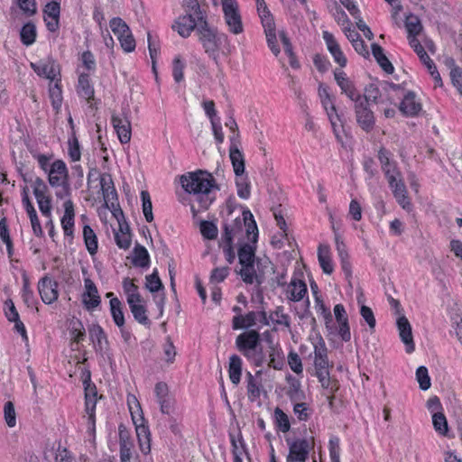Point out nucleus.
<instances>
[{
    "label": "nucleus",
    "instance_id": "57",
    "mask_svg": "<svg viewBox=\"0 0 462 462\" xmlns=\"http://www.w3.org/2000/svg\"><path fill=\"white\" fill-rule=\"evenodd\" d=\"M328 448L331 462H340L339 439L336 436L331 437L328 442Z\"/></svg>",
    "mask_w": 462,
    "mask_h": 462
},
{
    "label": "nucleus",
    "instance_id": "55",
    "mask_svg": "<svg viewBox=\"0 0 462 462\" xmlns=\"http://www.w3.org/2000/svg\"><path fill=\"white\" fill-rule=\"evenodd\" d=\"M131 312L133 313V316L136 321H138L142 325H149L150 319H148L146 315V309L143 304L137 305V306H132L130 308Z\"/></svg>",
    "mask_w": 462,
    "mask_h": 462
},
{
    "label": "nucleus",
    "instance_id": "18",
    "mask_svg": "<svg viewBox=\"0 0 462 462\" xmlns=\"http://www.w3.org/2000/svg\"><path fill=\"white\" fill-rule=\"evenodd\" d=\"M400 111L407 116H414L421 110V105L416 101V95L412 91H408L399 106Z\"/></svg>",
    "mask_w": 462,
    "mask_h": 462
},
{
    "label": "nucleus",
    "instance_id": "6",
    "mask_svg": "<svg viewBox=\"0 0 462 462\" xmlns=\"http://www.w3.org/2000/svg\"><path fill=\"white\" fill-rule=\"evenodd\" d=\"M221 5L228 31L234 34L242 33L244 25L236 0H221Z\"/></svg>",
    "mask_w": 462,
    "mask_h": 462
},
{
    "label": "nucleus",
    "instance_id": "45",
    "mask_svg": "<svg viewBox=\"0 0 462 462\" xmlns=\"http://www.w3.org/2000/svg\"><path fill=\"white\" fill-rule=\"evenodd\" d=\"M112 32L119 38L121 35L124 36L126 32H130L129 26L120 17H114L109 22Z\"/></svg>",
    "mask_w": 462,
    "mask_h": 462
},
{
    "label": "nucleus",
    "instance_id": "43",
    "mask_svg": "<svg viewBox=\"0 0 462 462\" xmlns=\"http://www.w3.org/2000/svg\"><path fill=\"white\" fill-rule=\"evenodd\" d=\"M141 199L143 202V213L144 215L145 220L151 223L153 220V214L152 204L149 192L147 190H142Z\"/></svg>",
    "mask_w": 462,
    "mask_h": 462
},
{
    "label": "nucleus",
    "instance_id": "24",
    "mask_svg": "<svg viewBox=\"0 0 462 462\" xmlns=\"http://www.w3.org/2000/svg\"><path fill=\"white\" fill-rule=\"evenodd\" d=\"M306 293V283L300 280H292L287 287V297L290 300L300 301Z\"/></svg>",
    "mask_w": 462,
    "mask_h": 462
},
{
    "label": "nucleus",
    "instance_id": "56",
    "mask_svg": "<svg viewBox=\"0 0 462 462\" xmlns=\"http://www.w3.org/2000/svg\"><path fill=\"white\" fill-rule=\"evenodd\" d=\"M70 334L74 342L79 343L81 342L86 335L84 326L80 320H75L71 322V331Z\"/></svg>",
    "mask_w": 462,
    "mask_h": 462
},
{
    "label": "nucleus",
    "instance_id": "47",
    "mask_svg": "<svg viewBox=\"0 0 462 462\" xmlns=\"http://www.w3.org/2000/svg\"><path fill=\"white\" fill-rule=\"evenodd\" d=\"M381 97V92L378 87L374 84H369L365 88L364 95L362 96V100H365L366 104L370 105V103L376 104L378 102V98Z\"/></svg>",
    "mask_w": 462,
    "mask_h": 462
},
{
    "label": "nucleus",
    "instance_id": "12",
    "mask_svg": "<svg viewBox=\"0 0 462 462\" xmlns=\"http://www.w3.org/2000/svg\"><path fill=\"white\" fill-rule=\"evenodd\" d=\"M131 414L132 420L135 425L140 449L143 454H148L151 451V433L149 428L144 424V418L143 415L136 418L132 411Z\"/></svg>",
    "mask_w": 462,
    "mask_h": 462
},
{
    "label": "nucleus",
    "instance_id": "26",
    "mask_svg": "<svg viewBox=\"0 0 462 462\" xmlns=\"http://www.w3.org/2000/svg\"><path fill=\"white\" fill-rule=\"evenodd\" d=\"M372 53L380 67L388 74H392L394 68L383 52V49L377 43L371 45Z\"/></svg>",
    "mask_w": 462,
    "mask_h": 462
},
{
    "label": "nucleus",
    "instance_id": "16",
    "mask_svg": "<svg viewBox=\"0 0 462 462\" xmlns=\"http://www.w3.org/2000/svg\"><path fill=\"white\" fill-rule=\"evenodd\" d=\"M401 340L405 345L406 352L411 353L415 349L413 341L411 326L408 319L405 316H400L396 322Z\"/></svg>",
    "mask_w": 462,
    "mask_h": 462
},
{
    "label": "nucleus",
    "instance_id": "30",
    "mask_svg": "<svg viewBox=\"0 0 462 462\" xmlns=\"http://www.w3.org/2000/svg\"><path fill=\"white\" fill-rule=\"evenodd\" d=\"M83 238L88 252L91 255L96 254L98 248L97 237L94 230L88 225L83 226Z\"/></svg>",
    "mask_w": 462,
    "mask_h": 462
},
{
    "label": "nucleus",
    "instance_id": "1",
    "mask_svg": "<svg viewBox=\"0 0 462 462\" xmlns=\"http://www.w3.org/2000/svg\"><path fill=\"white\" fill-rule=\"evenodd\" d=\"M180 182L184 190L192 194L202 209H208L215 200L213 189H218L211 173L198 170L180 177Z\"/></svg>",
    "mask_w": 462,
    "mask_h": 462
},
{
    "label": "nucleus",
    "instance_id": "52",
    "mask_svg": "<svg viewBox=\"0 0 462 462\" xmlns=\"http://www.w3.org/2000/svg\"><path fill=\"white\" fill-rule=\"evenodd\" d=\"M405 27L408 32L409 40L410 37H416V35H418L422 29L421 23L416 16H411L407 18Z\"/></svg>",
    "mask_w": 462,
    "mask_h": 462
},
{
    "label": "nucleus",
    "instance_id": "64",
    "mask_svg": "<svg viewBox=\"0 0 462 462\" xmlns=\"http://www.w3.org/2000/svg\"><path fill=\"white\" fill-rule=\"evenodd\" d=\"M360 314L364 320L367 323L369 328L374 330L375 328L376 320L372 309L365 305H362L360 309Z\"/></svg>",
    "mask_w": 462,
    "mask_h": 462
},
{
    "label": "nucleus",
    "instance_id": "25",
    "mask_svg": "<svg viewBox=\"0 0 462 462\" xmlns=\"http://www.w3.org/2000/svg\"><path fill=\"white\" fill-rule=\"evenodd\" d=\"M264 21L265 23L263 24V26L264 28L268 46L272 52L277 56L280 53V48L277 44L274 21L270 22V19H265Z\"/></svg>",
    "mask_w": 462,
    "mask_h": 462
},
{
    "label": "nucleus",
    "instance_id": "4",
    "mask_svg": "<svg viewBox=\"0 0 462 462\" xmlns=\"http://www.w3.org/2000/svg\"><path fill=\"white\" fill-rule=\"evenodd\" d=\"M237 349L255 366H262L266 359L261 346L260 334L256 330H249L236 337Z\"/></svg>",
    "mask_w": 462,
    "mask_h": 462
},
{
    "label": "nucleus",
    "instance_id": "48",
    "mask_svg": "<svg viewBox=\"0 0 462 462\" xmlns=\"http://www.w3.org/2000/svg\"><path fill=\"white\" fill-rule=\"evenodd\" d=\"M25 16L31 17L37 13V5L35 0H14Z\"/></svg>",
    "mask_w": 462,
    "mask_h": 462
},
{
    "label": "nucleus",
    "instance_id": "29",
    "mask_svg": "<svg viewBox=\"0 0 462 462\" xmlns=\"http://www.w3.org/2000/svg\"><path fill=\"white\" fill-rule=\"evenodd\" d=\"M78 93L81 97L85 98L88 102L94 98V88L89 82V77L88 74L79 75Z\"/></svg>",
    "mask_w": 462,
    "mask_h": 462
},
{
    "label": "nucleus",
    "instance_id": "58",
    "mask_svg": "<svg viewBox=\"0 0 462 462\" xmlns=\"http://www.w3.org/2000/svg\"><path fill=\"white\" fill-rule=\"evenodd\" d=\"M5 420L6 424L13 428L16 424V416L14 403L12 402H7L5 403L4 407Z\"/></svg>",
    "mask_w": 462,
    "mask_h": 462
},
{
    "label": "nucleus",
    "instance_id": "20",
    "mask_svg": "<svg viewBox=\"0 0 462 462\" xmlns=\"http://www.w3.org/2000/svg\"><path fill=\"white\" fill-rule=\"evenodd\" d=\"M100 185L101 190L103 194L104 200L107 205L108 202H111V207H115V201L117 200V193L114 186L113 180L111 175L103 174L100 176Z\"/></svg>",
    "mask_w": 462,
    "mask_h": 462
},
{
    "label": "nucleus",
    "instance_id": "46",
    "mask_svg": "<svg viewBox=\"0 0 462 462\" xmlns=\"http://www.w3.org/2000/svg\"><path fill=\"white\" fill-rule=\"evenodd\" d=\"M432 423L435 430L440 435H446L448 427L445 415L442 412H435L432 416Z\"/></svg>",
    "mask_w": 462,
    "mask_h": 462
},
{
    "label": "nucleus",
    "instance_id": "36",
    "mask_svg": "<svg viewBox=\"0 0 462 462\" xmlns=\"http://www.w3.org/2000/svg\"><path fill=\"white\" fill-rule=\"evenodd\" d=\"M23 278V293L22 298L27 307L32 308L36 300L32 290L30 287V280L25 273L22 275Z\"/></svg>",
    "mask_w": 462,
    "mask_h": 462
},
{
    "label": "nucleus",
    "instance_id": "49",
    "mask_svg": "<svg viewBox=\"0 0 462 462\" xmlns=\"http://www.w3.org/2000/svg\"><path fill=\"white\" fill-rule=\"evenodd\" d=\"M271 351L269 353V366L276 370H281L283 366V357L281 349L275 348L273 346H270Z\"/></svg>",
    "mask_w": 462,
    "mask_h": 462
},
{
    "label": "nucleus",
    "instance_id": "38",
    "mask_svg": "<svg viewBox=\"0 0 462 462\" xmlns=\"http://www.w3.org/2000/svg\"><path fill=\"white\" fill-rule=\"evenodd\" d=\"M274 421L279 430L285 433L291 429V424L288 415L279 407L274 410Z\"/></svg>",
    "mask_w": 462,
    "mask_h": 462
},
{
    "label": "nucleus",
    "instance_id": "2",
    "mask_svg": "<svg viewBox=\"0 0 462 462\" xmlns=\"http://www.w3.org/2000/svg\"><path fill=\"white\" fill-rule=\"evenodd\" d=\"M197 36L205 54L217 66L220 54L227 56L231 52L228 36L210 25L207 20L199 23Z\"/></svg>",
    "mask_w": 462,
    "mask_h": 462
},
{
    "label": "nucleus",
    "instance_id": "54",
    "mask_svg": "<svg viewBox=\"0 0 462 462\" xmlns=\"http://www.w3.org/2000/svg\"><path fill=\"white\" fill-rule=\"evenodd\" d=\"M0 237L3 240V242L6 245L8 254L11 255L13 245L5 217H2L0 219Z\"/></svg>",
    "mask_w": 462,
    "mask_h": 462
},
{
    "label": "nucleus",
    "instance_id": "10",
    "mask_svg": "<svg viewBox=\"0 0 462 462\" xmlns=\"http://www.w3.org/2000/svg\"><path fill=\"white\" fill-rule=\"evenodd\" d=\"M47 173L48 181L52 188H58L60 185L69 182L68 168L61 160L53 162Z\"/></svg>",
    "mask_w": 462,
    "mask_h": 462
},
{
    "label": "nucleus",
    "instance_id": "35",
    "mask_svg": "<svg viewBox=\"0 0 462 462\" xmlns=\"http://www.w3.org/2000/svg\"><path fill=\"white\" fill-rule=\"evenodd\" d=\"M290 387L287 395L292 402H300L305 399V394L300 389V383L295 378H289Z\"/></svg>",
    "mask_w": 462,
    "mask_h": 462
},
{
    "label": "nucleus",
    "instance_id": "9",
    "mask_svg": "<svg viewBox=\"0 0 462 462\" xmlns=\"http://www.w3.org/2000/svg\"><path fill=\"white\" fill-rule=\"evenodd\" d=\"M129 109H123L122 115H112L111 122L121 143H128L132 136L131 122L128 118Z\"/></svg>",
    "mask_w": 462,
    "mask_h": 462
},
{
    "label": "nucleus",
    "instance_id": "53",
    "mask_svg": "<svg viewBox=\"0 0 462 462\" xmlns=\"http://www.w3.org/2000/svg\"><path fill=\"white\" fill-rule=\"evenodd\" d=\"M88 333L90 339L97 344L99 349H102V340H106L103 328L99 325L94 324L88 328Z\"/></svg>",
    "mask_w": 462,
    "mask_h": 462
},
{
    "label": "nucleus",
    "instance_id": "8",
    "mask_svg": "<svg viewBox=\"0 0 462 462\" xmlns=\"http://www.w3.org/2000/svg\"><path fill=\"white\" fill-rule=\"evenodd\" d=\"M369 106L365 100L362 99L354 104L356 123L362 130L367 133L371 132L375 125L374 115Z\"/></svg>",
    "mask_w": 462,
    "mask_h": 462
},
{
    "label": "nucleus",
    "instance_id": "14",
    "mask_svg": "<svg viewBox=\"0 0 462 462\" xmlns=\"http://www.w3.org/2000/svg\"><path fill=\"white\" fill-rule=\"evenodd\" d=\"M43 14L47 29L51 32H57L60 28V1L47 2Z\"/></svg>",
    "mask_w": 462,
    "mask_h": 462
},
{
    "label": "nucleus",
    "instance_id": "5",
    "mask_svg": "<svg viewBox=\"0 0 462 462\" xmlns=\"http://www.w3.org/2000/svg\"><path fill=\"white\" fill-rule=\"evenodd\" d=\"M241 266L239 274L243 282L247 284H253L254 282L258 285L262 284L264 282L263 269L265 268L270 267L274 272L273 266L268 258H257L256 262H253L248 266L246 264Z\"/></svg>",
    "mask_w": 462,
    "mask_h": 462
},
{
    "label": "nucleus",
    "instance_id": "33",
    "mask_svg": "<svg viewBox=\"0 0 462 462\" xmlns=\"http://www.w3.org/2000/svg\"><path fill=\"white\" fill-rule=\"evenodd\" d=\"M315 360L314 365L315 368H328V360L327 356V347L325 346V342L322 338H320V344L319 346H315Z\"/></svg>",
    "mask_w": 462,
    "mask_h": 462
},
{
    "label": "nucleus",
    "instance_id": "19",
    "mask_svg": "<svg viewBox=\"0 0 462 462\" xmlns=\"http://www.w3.org/2000/svg\"><path fill=\"white\" fill-rule=\"evenodd\" d=\"M31 67L38 76L44 77L51 81L56 79L59 71L58 66L52 59H49L46 62L31 63Z\"/></svg>",
    "mask_w": 462,
    "mask_h": 462
},
{
    "label": "nucleus",
    "instance_id": "60",
    "mask_svg": "<svg viewBox=\"0 0 462 462\" xmlns=\"http://www.w3.org/2000/svg\"><path fill=\"white\" fill-rule=\"evenodd\" d=\"M121 47L124 49L126 52H131L134 51L135 49V40L132 34V32H128L125 34L121 35L118 38Z\"/></svg>",
    "mask_w": 462,
    "mask_h": 462
},
{
    "label": "nucleus",
    "instance_id": "15",
    "mask_svg": "<svg viewBox=\"0 0 462 462\" xmlns=\"http://www.w3.org/2000/svg\"><path fill=\"white\" fill-rule=\"evenodd\" d=\"M84 283L86 291L82 294V302L88 310H93L99 306L101 299L97 288L91 279L86 278Z\"/></svg>",
    "mask_w": 462,
    "mask_h": 462
},
{
    "label": "nucleus",
    "instance_id": "32",
    "mask_svg": "<svg viewBox=\"0 0 462 462\" xmlns=\"http://www.w3.org/2000/svg\"><path fill=\"white\" fill-rule=\"evenodd\" d=\"M36 36V26L33 23L28 22L22 27L20 32V39L24 45H32L35 42Z\"/></svg>",
    "mask_w": 462,
    "mask_h": 462
},
{
    "label": "nucleus",
    "instance_id": "34",
    "mask_svg": "<svg viewBox=\"0 0 462 462\" xmlns=\"http://www.w3.org/2000/svg\"><path fill=\"white\" fill-rule=\"evenodd\" d=\"M326 112H327L328 119L330 121V124L332 125L333 131H334L337 138H338L339 137V127L344 126V120L342 118V115L337 113V110L335 105H331V106L328 107V110H326Z\"/></svg>",
    "mask_w": 462,
    "mask_h": 462
},
{
    "label": "nucleus",
    "instance_id": "27",
    "mask_svg": "<svg viewBox=\"0 0 462 462\" xmlns=\"http://www.w3.org/2000/svg\"><path fill=\"white\" fill-rule=\"evenodd\" d=\"M132 263L136 267L145 268L150 264V255L147 249L136 244L133 250Z\"/></svg>",
    "mask_w": 462,
    "mask_h": 462
},
{
    "label": "nucleus",
    "instance_id": "61",
    "mask_svg": "<svg viewBox=\"0 0 462 462\" xmlns=\"http://www.w3.org/2000/svg\"><path fill=\"white\" fill-rule=\"evenodd\" d=\"M172 76H173V79L176 82H180L183 78H184V75H183V70L185 69V63L180 60V58L179 57H176L174 60H173V64H172Z\"/></svg>",
    "mask_w": 462,
    "mask_h": 462
},
{
    "label": "nucleus",
    "instance_id": "3",
    "mask_svg": "<svg viewBox=\"0 0 462 462\" xmlns=\"http://www.w3.org/2000/svg\"><path fill=\"white\" fill-rule=\"evenodd\" d=\"M242 217H236L231 223L223 224L222 242H233L245 228L246 237L252 244H256L258 239V228L250 210H243Z\"/></svg>",
    "mask_w": 462,
    "mask_h": 462
},
{
    "label": "nucleus",
    "instance_id": "22",
    "mask_svg": "<svg viewBox=\"0 0 462 462\" xmlns=\"http://www.w3.org/2000/svg\"><path fill=\"white\" fill-rule=\"evenodd\" d=\"M254 245L255 244H252L249 241L240 245L237 251V257L241 265L246 264L248 266V264L257 261L255 257L256 247Z\"/></svg>",
    "mask_w": 462,
    "mask_h": 462
},
{
    "label": "nucleus",
    "instance_id": "59",
    "mask_svg": "<svg viewBox=\"0 0 462 462\" xmlns=\"http://www.w3.org/2000/svg\"><path fill=\"white\" fill-rule=\"evenodd\" d=\"M69 155L72 162H78L80 160V148L78 138L73 134L72 138L69 141Z\"/></svg>",
    "mask_w": 462,
    "mask_h": 462
},
{
    "label": "nucleus",
    "instance_id": "17",
    "mask_svg": "<svg viewBox=\"0 0 462 462\" xmlns=\"http://www.w3.org/2000/svg\"><path fill=\"white\" fill-rule=\"evenodd\" d=\"M323 40L326 42L327 48L332 57L334 58V60L341 67L344 68L346 65V58L345 57L343 51H341V48L339 44L337 43V40L335 39L334 35L328 32L324 31L322 33Z\"/></svg>",
    "mask_w": 462,
    "mask_h": 462
},
{
    "label": "nucleus",
    "instance_id": "40",
    "mask_svg": "<svg viewBox=\"0 0 462 462\" xmlns=\"http://www.w3.org/2000/svg\"><path fill=\"white\" fill-rule=\"evenodd\" d=\"M342 93H344L350 100L355 103L362 99V95L357 91L355 84L350 79L339 86Z\"/></svg>",
    "mask_w": 462,
    "mask_h": 462
},
{
    "label": "nucleus",
    "instance_id": "63",
    "mask_svg": "<svg viewBox=\"0 0 462 462\" xmlns=\"http://www.w3.org/2000/svg\"><path fill=\"white\" fill-rule=\"evenodd\" d=\"M288 364L291 369L297 374L302 373V363L299 355L293 351L290 352L288 355Z\"/></svg>",
    "mask_w": 462,
    "mask_h": 462
},
{
    "label": "nucleus",
    "instance_id": "41",
    "mask_svg": "<svg viewBox=\"0 0 462 462\" xmlns=\"http://www.w3.org/2000/svg\"><path fill=\"white\" fill-rule=\"evenodd\" d=\"M145 287L151 292H157L160 290L163 289V284L159 277L158 271L156 269L153 270L152 273L147 275L145 277Z\"/></svg>",
    "mask_w": 462,
    "mask_h": 462
},
{
    "label": "nucleus",
    "instance_id": "62",
    "mask_svg": "<svg viewBox=\"0 0 462 462\" xmlns=\"http://www.w3.org/2000/svg\"><path fill=\"white\" fill-rule=\"evenodd\" d=\"M4 312L8 321L18 320L20 319L19 313L14 306V301L8 299L5 301Z\"/></svg>",
    "mask_w": 462,
    "mask_h": 462
},
{
    "label": "nucleus",
    "instance_id": "11",
    "mask_svg": "<svg viewBox=\"0 0 462 462\" xmlns=\"http://www.w3.org/2000/svg\"><path fill=\"white\" fill-rule=\"evenodd\" d=\"M38 291L45 304H51L59 297L58 282L45 275L38 282Z\"/></svg>",
    "mask_w": 462,
    "mask_h": 462
},
{
    "label": "nucleus",
    "instance_id": "7",
    "mask_svg": "<svg viewBox=\"0 0 462 462\" xmlns=\"http://www.w3.org/2000/svg\"><path fill=\"white\" fill-rule=\"evenodd\" d=\"M289 446V453L286 462H306L309 458L312 445L307 439H286Z\"/></svg>",
    "mask_w": 462,
    "mask_h": 462
},
{
    "label": "nucleus",
    "instance_id": "23",
    "mask_svg": "<svg viewBox=\"0 0 462 462\" xmlns=\"http://www.w3.org/2000/svg\"><path fill=\"white\" fill-rule=\"evenodd\" d=\"M229 158L236 176H242L245 173V162L243 152L238 146L229 147Z\"/></svg>",
    "mask_w": 462,
    "mask_h": 462
},
{
    "label": "nucleus",
    "instance_id": "37",
    "mask_svg": "<svg viewBox=\"0 0 462 462\" xmlns=\"http://www.w3.org/2000/svg\"><path fill=\"white\" fill-rule=\"evenodd\" d=\"M32 187L37 202L51 197L48 195L49 188L42 178L36 177L32 181Z\"/></svg>",
    "mask_w": 462,
    "mask_h": 462
},
{
    "label": "nucleus",
    "instance_id": "31",
    "mask_svg": "<svg viewBox=\"0 0 462 462\" xmlns=\"http://www.w3.org/2000/svg\"><path fill=\"white\" fill-rule=\"evenodd\" d=\"M109 304L114 322L118 328H123L125 325V316L122 310L121 301L116 297H114L111 298Z\"/></svg>",
    "mask_w": 462,
    "mask_h": 462
},
{
    "label": "nucleus",
    "instance_id": "39",
    "mask_svg": "<svg viewBox=\"0 0 462 462\" xmlns=\"http://www.w3.org/2000/svg\"><path fill=\"white\" fill-rule=\"evenodd\" d=\"M409 44L411 45V47L419 56L420 61L425 66H428L429 64L433 62L430 56L425 51L424 47L420 44V42L416 37H410Z\"/></svg>",
    "mask_w": 462,
    "mask_h": 462
},
{
    "label": "nucleus",
    "instance_id": "50",
    "mask_svg": "<svg viewBox=\"0 0 462 462\" xmlns=\"http://www.w3.org/2000/svg\"><path fill=\"white\" fill-rule=\"evenodd\" d=\"M449 63L452 66L450 70L452 84L457 88L459 93L462 94V69L456 66L452 59L449 60Z\"/></svg>",
    "mask_w": 462,
    "mask_h": 462
},
{
    "label": "nucleus",
    "instance_id": "51",
    "mask_svg": "<svg viewBox=\"0 0 462 462\" xmlns=\"http://www.w3.org/2000/svg\"><path fill=\"white\" fill-rule=\"evenodd\" d=\"M416 379L419 383L420 388L423 391L428 390L431 385L428 369L423 365L417 368Z\"/></svg>",
    "mask_w": 462,
    "mask_h": 462
},
{
    "label": "nucleus",
    "instance_id": "21",
    "mask_svg": "<svg viewBox=\"0 0 462 462\" xmlns=\"http://www.w3.org/2000/svg\"><path fill=\"white\" fill-rule=\"evenodd\" d=\"M64 215L61 218V226L66 236H73L74 227V205L70 199H68L63 204Z\"/></svg>",
    "mask_w": 462,
    "mask_h": 462
},
{
    "label": "nucleus",
    "instance_id": "44",
    "mask_svg": "<svg viewBox=\"0 0 462 462\" xmlns=\"http://www.w3.org/2000/svg\"><path fill=\"white\" fill-rule=\"evenodd\" d=\"M200 233L204 238L214 240L217 237L218 229L213 222L203 220L200 222Z\"/></svg>",
    "mask_w": 462,
    "mask_h": 462
},
{
    "label": "nucleus",
    "instance_id": "13",
    "mask_svg": "<svg viewBox=\"0 0 462 462\" xmlns=\"http://www.w3.org/2000/svg\"><path fill=\"white\" fill-rule=\"evenodd\" d=\"M199 23V20L191 13H187L185 15L179 17L175 21L172 25V29L176 30L181 37L187 38L193 31L198 34Z\"/></svg>",
    "mask_w": 462,
    "mask_h": 462
},
{
    "label": "nucleus",
    "instance_id": "28",
    "mask_svg": "<svg viewBox=\"0 0 462 462\" xmlns=\"http://www.w3.org/2000/svg\"><path fill=\"white\" fill-rule=\"evenodd\" d=\"M228 374L231 382L237 385L242 375V359L237 355H233L229 358Z\"/></svg>",
    "mask_w": 462,
    "mask_h": 462
},
{
    "label": "nucleus",
    "instance_id": "42",
    "mask_svg": "<svg viewBox=\"0 0 462 462\" xmlns=\"http://www.w3.org/2000/svg\"><path fill=\"white\" fill-rule=\"evenodd\" d=\"M186 8L187 13H191L194 16H196L199 22L207 20V16L204 12L201 10L200 5L198 0H184L183 4Z\"/></svg>",
    "mask_w": 462,
    "mask_h": 462
}]
</instances>
